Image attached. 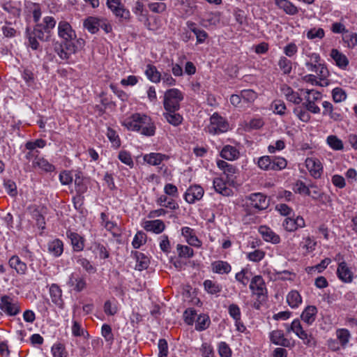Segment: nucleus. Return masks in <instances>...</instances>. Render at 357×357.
Masks as SVG:
<instances>
[{"label": "nucleus", "instance_id": "obj_7", "mask_svg": "<svg viewBox=\"0 0 357 357\" xmlns=\"http://www.w3.org/2000/svg\"><path fill=\"white\" fill-rule=\"evenodd\" d=\"M0 310L8 316H15L20 312V306L17 301L4 295L0 299Z\"/></svg>", "mask_w": 357, "mask_h": 357}, {"label": "nucleus", "instance_id": "obj_31", "mask_svg": "<svg viewBox=\"0 0 357 357\" xmlns=\"http://www.w3.org/2000/svg\"><path fill=\"white\" fill-rule=\"evenodd\" d=\"M50 294L52 302L60 308H63V301L62 299V291L60 287L53 284L50 287Z\"/></svg>", "mask_w": 357, "mask_h": 357}, {"label": "nucleus", "instance_id": "obj_38", "mask_svg": "<svg viewBox=\"0 0 357 357\" xmlns=\"http://www.w3.org/2000/svg\"><path fill=\"white\" fill-rule=\"evenodd\" d=\"M335 335L342 348L345 349L351 338V335L349 330L347 328H337L335 331Z\"/></svg>", "mask_w": 357, "mask_h": 357}, {"label": "nucleus", "instance_id": "obj_33", "mask_svg": "<svg viewBox=\"0 0 357 357\" xmlns=\"http://www.w3.org/2000/svg\"><path fill=\"white\" fill-rule=\"evenodd\" d=\"M132 255L136 260L135 269L138 271H143L146 269L149 265V259L144 253L138 251L132 252Z\"/></svg>", "mask_w": 357, "mask_h": 357}, {"label": "nucleus", "instance_id": "obj_41", "mask_svg": "<svg viewBox=\"0 0 357 357\" xmlns=\"http://www.w3.org/2000/svg\"><path fill=\"white\" fill-rule=\"evenodd\" d=\"M146 77L153 83H158L161 80V73L158 70L157 68L152 65L148 64L144 71Z\"/></svg>", "mask_w": 357, "mask_h": 357}, {"label": "nucleus", "instance_id": "obj_37", "mask_svg": "<svg viewBox=\"0 0 357 357\" xmlns=\"http://www.w3.org/2000/svg\"><path fill=\"white\" fill-rule=\"evenodd\" d=\"M239 155L238 149L231 145L225 146L220 152V155L222 158L231 161L238 159Z\"/></svg>", "mask_w": 357, "mask_h": 357}, {"label": "nucleus", "instance_id": "obj_8", "mask_svg": "<svg viewBox=\"0 0 357 357\" xmlns=\"http://www.w3.org/2000/svg\"><path fill=\"white\" fill-rule=\"evenodd\" d=\"M58 35L64 43L75 44L77 42L75 31L72 29L71 25L66 21L59 22Z\"/></svg>", "mask_w": 357, "mask_h": 357}, {"label": "nucleus", "instance_id": "obj_47", "mask_svg": "<svg viewBox=\"0 0 357 357\" xmlns=\"http://www.w3.org/2000/svg\"><path fill=\"white\" fill-rule=\"evenodd\" d=\"M34 38H37L40 41H47L50 38V33L46 32V31L42 27V24H37L33 30L29 33Z\"/></svg>", "mask_w": 357, "mask_h": 357}, {"label": "nucleus", "instance_id": "obj_32", "mask_svg": "<svg viewBox=\"0 0 357 357\" xmlns=\"http://www.w3.org/2000/svg\"><path fill=\"white\" fill-rule=\"evenodd\" d=\"M47 250L52 256L60 257L63 252V243L58 238L54 239L47 243Z\"/></svg>", "mask_w": 357, "mask_h": 357}, {"label": "nucleus", "instance_id": "obj_3", "mask_svg": "<svg viewBox=\"0 0 357 357\" xmlns=\"http://www.w3.org/2000/svg\"><path fill=\"white\" fill-rule=\"evenodd\" d=\"M183 99V93L178 89H168L164 94L163 105L166 111L176 112Z\"/></svg>", "mask_w": 357, "mask_h": 357}, {"label": "nucleus", "instance_id": "obj_34", "mask_svg": "<svg viewBox=\"0 0 357 357\" xmlns=\"http://www.w3.org/2000/svg\"><path fill=\"white\" fill-rule=\"evenodd\" d=\"M213 188L217 192L224 196H229L232 194V190L227 186V183L222 178H214Z\"/></svg>", "mask_w": 357, "mask_h": 357}, {"label": "nucleus", "instance_id": "obj_58", "mask_svg": "<svg viewBox=\"0 0 357 357\" xmlns=\"http://www.w3.org/2000/svg\"><path fill=\"white\" fill-rule=\"evenodd\" d=\"M176 250L178 257L181 258H191L194 255L193 250L188 245L178 244Z\"/></svg>", "mask_w": 357, "mask_h": 357}, {"label": "nucleus", "instance_id": "obj_60", "mask_svg": "<svg viewBox=\"0 0 357 357\" xmlns=\"http://www.w3.org/2000/svg\"><path fill=\"white\" fill-rule=\"evenodd\" d=\"M217 166L220 169L223 170L224 173L227 174V176L234 174L236 172V168L225 160H218L217 161Z\"/></svg>", "mask_w": 357, "mask_h": 357}, {"label": "nucleus", "instance_id": "obj_53", "mask_svg": "<svg viewBox=\"0 0 357 357\" xmlns=\"http://www.w3.org/2000/svg\"><path fill=\"white\" fill-rule=\"evenodd\" d=\"M163 115L167 122L174 126L180 125L183 121L182 116L176 112L166 111Z\"/></svg>", "mask_w": 357, "mask_h": 357}, {"label": "nucleus", "instance_id": "obj_55", "mask_svg": "<svg viewBox=\"0 0 357 357\" xmlns=\"http://www.w3.org/2000/svg\"><path fill=\"white\" fill-rule=\"evenodd\" d=\"M275 4L288 15H295L298 13V8L291 1H275Z\"/></svg>", "mask_w": 357, "mask_h": 357}, {"label": "nucleus", "instance_id": "obj_18", "mask_svg": "<svg viewBox=\"0 0 357 357\" xmlns=\"http://www.w3.org/2000/svg\"><path fill=\"white\" fill-rule=\"evenodd\" d=\"M107 5L116 17L123 20L129 18V10L125 8L121 1H107Z\"/></svg>", "mask_w": 357, "mask_h": 357}, {"label": "nucleus", "instance_id": "obj_35", "mask_svg": "<svg viewBox=\"0 0 357 357\" xmlns=\"http://www.w3.org/2000/svg\"><path fill=\"white\" fill-rule=\"evenodd\" d=\"M67 236L70 240L73 248L75 251L79 252L84 249V239L79 234L73 231H68Z\"/></svg>", "mask_w": 357, "mask_h": 357}, {"label": "nucleus", "instance_id": "obj_17", "mask_svg": "<svg viewBox=\"0 0 357 357\" xmlns=\"http://www.w3.org/2000/svg\"><path fill=\"white\" fill-rule=\"evenodd\" d=\"M280 89L282 94L284 96L287 101L295 105H299L302 102L303 99L299 93L294 91L293 89L287 84H282Z\"/></svg>", "mask_w": 357, "mask_h": 357}, {"label": "nucleus", "instance_id": "obj_1", "mask_svg": "<svg viewBox=\"0 0 357 357\" xmlns=\"http://www.w3.org/2000/svg\"><path fill=\"white\" fill-rule=\"evenodd\" d=\"M122 125L129 130L151 137L155 132V126L151 118L143 113H135L122 121Z\"/></svg>", "mask_w": 357, "mask_h": 357}, {"label": "nucleus", "instance_id": "obj_59", "mask_svg": "<svg viewBox=\"0 0 357 357\" xmlns=\"http://www.w3.org/2000/svg\"><path fill=\"white\" fill-rule=\"evenodd\" d=\"M278 66L283 74L289 75L291 72L292 63L285 56H281L278 61Z\"/></svg>", "mask_w": 357, "mask_h": 357}, {"label": "nucleus", "instance_id": "obj_11", "mask_svg": "<svg viewBox=\"0 0 357 357\" xmlns=\"http://www.w3.org/2000/svg\"><path fill=\"white\" fill-rule=\"evenodd\" d=\"M67 284L76 292H81L86 287V281L84 276L78 273L70 275Z\"/></svg>", "mask_w": 357, "mask_h": 357}, {"label": "nucleus", "instance_id": "obj_29", "mask_svg": "<svg viewBox=\"0 0 357 357\" xmlns=\"http://www.w3.org/2000/svg\"><path fill=\"white\" fill-rule=\"evenodd\" d=\"M9 266L14 269L17 274L24 275L27 271V266L18 256H12L8 261Z\"/></svg>", "mask_w": 357, "mask_h": 357}, {"label": "nucleus", "instance_id": "obj_48", "mask_svg": "<svg viewBox=\"0 0 357 357\" xmlns=\"http://www.w3.org/2000/svg\"><path fill=\"white\" fill-rule=\"evenodd\" d=\"M220 22V15L218 13H208L205 15L202 20V24L206 27L216 26Z\"/></svg>", "mask_w": 357, "mask_h": 357}, {"label": "nucleus", "instance_id": "obj_61", "mask_svg": "<svg viewBox=\"0 0 357 357\" xmlns=\"http://www.w3.org/2000/svg\"><path fill=\"white\" fill-rule=\"evenodd\" d=\"M294 114L303 122L307 123L310 120L309 111L304 109L301 107H297L294 109Z\"/></svg>", "mask_w": 357, "mask_h": 357}, {"label": "nucleus", "instance_id": "obj_56", "mask_svg": "<svg viewBox=\"0 0 357 357\" xmlns=\"http://www.w3.org/2000/svg\"><path fill=\"white\" fill-rule=\"evenodd\" d=\"M188 27L195 33L198 43H202L207 38V33L205 31L199 29L195 26L192 22H187Z\"/></svg>", "mask_w": 357, "mask_h": 357}, {"label": "nucleus", "instance_id": "obj_36", "mask_svg": "<svg viewBox=\"0 0 357 357\" xmlns=\"http://www.w3.org/2000/svg\"><path fill=\"white\" fill-rule=\"evenodd\" d=\"M212 271L218 274H228L231 271V265L225 261H215L211 264Z\"/></svg>", "mask_w": 357, "mask_h": 357}, {"label": "nucleus", "instance_id": "obj_52", "mask_svg": "<svg viewBox=\"0 0 357 357\" xmlns=\"http://www.w3.org/2000/svg\"><path fill=\"white\" fill-rule=\"evenodd\" d=\"M241 96L243 104L251 105L257 98L258 95L257 92L252 89H243L241 91Z\"/></svg>", "mask_w": 357, "mask_h": 357}, {"label": "nucleus", "instance_id": "obj_21", "mask_svg": "<svg viewBox=\"0 0 357 357\" xmlns=\"http://www.w3.org/2000/svg\"><path fill=\"white\" fill-rule=\"evenodd\" d=\"M305 225V220L301 216H297L296 218H286L282 226L287 231H294L298 228H303Z\"/></svg>", "mask_w": 357, "mask_h": 357}, {"label": "nucleus", "instance_id": "obj_30", "mask_svg": "<svg viewBox=\"0 0 357 357\" xmlns=\"http://www.w3.org/2000/svg\"><path fill=\"white\" fill-rule=\"evenodd\" d=\"M286 301L291 308L296 309L302 304L303 298L297 290H291L287 294Z\"/></svg>", "mask_w": 357, "mask_h": 357}, {"label": "nucleus", "instance_id": "obj_43", "mask_svg": "<svg viewBox=\"0 0 357 357\" xmlns=\"http://www.w3.org/2000/svg\"><path fill=\"white\" fill-rule=\"evenodd\" d=\"M36 161H33V167L39 168L40 169L46 172H52L55 170V167L50 163L47 160L43 157L36 158Z\"/></svg>", "mask_w": 357, "mask_h": 357}, {"label": "nucleus", "instance_id": "obj_23", "mask_svg": "<svg viewBox=\"0 0 357 357\" xmlns=\"http://www.w3.org/2000/svg\"><path fill=\"white\" fill-rule=\"evenodd\" d=\"M270 340L272 343L284 347H291V341L284 337V333L280 330H275L270 333Z\"/></svg>", "mask_w": 357, "mask_h": 357}, {"label": "nucleus", "instance_id": "obj_5", "mask_svg": "<svg viewBox=\"0 0 357 357\" xmlns=\"http://www.w3.org/2000/svg\"><path fill=\"white\" fill-rule=\"evenodd\" d=\"M304 93L305 102L303 103V106L312 114H319L321 109L316 105V102L321 100L322 98L321 93L314 89H305Z\"/></svg>", "mask_w": 357, "mask_h": 357}, {"label": "nucleus", "instance_id": "obj_49", "mask_svg": "<svg viewBox=\"0 0 357 357\" xmlns=\"http://www.w3.org/2000/svg\"><path fill=\"white\" fill-rule=\"evenodd\" d=\"M211 324L209 317L205 314H199L195 321V330L202 331L208 328Z\"/></svg>", "mask_w": 357, "mask_h": 357}, {"label": "nucleus", "instance_id": "obj_12", "mask_svg": "<svg viewBox=\"0 0 357 357\" xmlns=\"http://www.w3.org/2000/svg\"><path fill=\"white\" fill-rule=\"evenodd\" d=\"M308 71L314 73L320 81H325L329 76V71L324 63L321 61L317 63H305Z\"/></svg>", "mask_w": 357, "mask_h": 357}, {"label": "nucleus", "instance_id": "obj_44", "mask_svg": "<svg viewBox=\"0 0 357 357\" xmlns=\"http://www.w3.org/2000/svg\"><path fill=\"white\" fill-rule=\"evenodd\" d=\"M100 20L95 17H89L84 22V26L91 33H96L100 29Z\"/></svg>", "mask_w": 357, "mask_h": 357}, {"label": "nucleus", "instance_id": "obj_16", "mask_svg": "<svg viewBox=\"0 0 357 357\" xmlns=\"http://www.w3.org/2000/svg\"><path fill=\"white\" fill-rule=\"evenodd\" d=\"M322 107L324 108V116H329V117L334 121H340L342 120V114L340 109L333 107L331 102L328 101H324L322 102Z\"/></svg>", "mask_w": 357, "mask_h": 357}, {"label": "nucleus", "instance_id": "obj_4", "mask_svg": "<svg viewBox=\"0 0 357 357\" xmlns=\"http://www.w3.org/2000/svg\"><path fill=\"white\" fill-rule=\"evenodd\" d=\"M287 331H292L295 335L300 338L304 344L308 347H314L316 345V340L311 334H308L303 328L301 321L298 319H295L291 322L289 328H287Z\"/></svg>", "mask_w": 357, "mask_h": 357}, {"label": "nucleus", "instance_id": "obj_42", "mask_svg": "<svg viewBox=\"0 0 357 357\" xmlns=\"http://www.w3.org/2000/svg\"><path fill=\"white\" fill-rule=\"evenodd\" d=\"M264 125V120L262 117L256 116L244 123V128L246 131L259 130Z\"/></svg>", "mask_w": 357, "mask_h": 357}, {"label": "nucleus", "instance_id": "obj_19", "mask_svg": "<svg viewBox=\"0 0 357 357\" xmlns=\"http://www.w3.org/2000/svg\"><path fill=\"white\" fill-rule=\"evenodd\" d=\"M181 235L184 237L185 241L191 246L200 248L202 241L196 236L195 229L189 227H183L181 228Z\"/></svg>", "mask_w": 357, "mask_h": 357}, {"label": "nucleus", "instance_id": "obj_57", "mask_svg": "<svg viewBox=\"0 0 357 357\" xmlns=\"http://www.w3.org/2000/svg\"><path fill=\"white\" fill-rule=\"evenodd\" d=\"M325 36V31L322 28L314 27L309 29L306 33V36L309 40L322 39Z\"/></svg>", "mask_w": 357, "mask_h": 357}, {"label": "nucleus", "instance_id": "obj_25", "mask_svg": "<svg viewBox=\"0 0 357 357\" xmlns=\"http://www.w3.org/2000/svg\"><path fill=\"white\" fill-rule=\"evenodd\" d=\"M44 208L41 206L36 204L31 205L27 208L28 213L31 215L33 219L36 221L39 227H43L45 225V218L43 216Z\"/></svg>", "mask_w": 357, "mask_h": 357}, {"label": "nucleus", "instance_id": "obj_14", "mask_svg": "<svg viewBox=\"0 0 357 357\" xmlns=\"http://www.w3.org/2000/svg\"><path fill=\"white\" fill-rule=\"evenodd\" d=\"M248 204L255 209L261 211L268 206L266 197L261 193H253L248 197Z\"/></svg>", "mask_w": 357, "mask_h": 357}, {"label": "nucleus", "instance_id": "obj_22", "mask_svg": "<svg viewBox=\"0 0 357 357\" xmlns=\"http://www.w3.org/2000/svg\"><path fill=\"white\" fill-rule=\"evenodd\" d=\"M318 309L316 306L307 305L303 309L301 314V319L308 326H311L315 321Z\"/></svg>", "mask_w": 357, "mask_h": 357}, {"label": "nucleus", "instance_id": "obj_64", "mask_svg": "<svg viewBox=\"0 0 357 357\" xmlns=\"http://www.w3.org/2000/svg\"><path fill=\"white\" fill-rule=\"evenodd\" d=\"M27 40L28 41L26 44L28 49L30 48L32 50H36L42 52L43 48L37 38H34V36H32L31 34L27 33Z\"/></svg>", "mask_w": 357, "mask_h": 357}, {"label": "nucleus", "instance_id": "obj_15", "mask_svg": "<svg viewBox=\"0 0 357 357\" xmlns=\"http://www.w3.org/2000/svg\"><path fill=\"white\" fill-rule=\"evenodd\" d=\"M337 275L339 280L344 283H351L354 280V273L345 261L339 263Z\"/></svg>", "mask_w": 357, "mask_h": 357}, {"label": "nucleus", "instance_id": "obj_26", "mask_svg": "<svg viewBox=\"0 0 357 357\" xmlns=\"http://www.w3.org/2000/svg\"><path fill=\"white\" fill-rule=\"evenodd\" d=\"M259 232L261 235L263 239L267 242L277 244L280 241V236L266 225L260 226L259 227Z\"/></svg>", "mask_w": 357, "mask_h": 357}, {"label": "nucleus", "instance_id": "obj_13", "mask_svg": "<svg viewBox=\"0 0 357 357\" xmlns=\"http://www.w3.org/2000/svg\"><path fill=\"white\" fill-rule=\"evenodd\" d=\"M305 163L306 168L313 178H319L321 177L323 173V166L318 158H307Z\"/></svg>", "mask_w": 357, "mask_h": 357}, {"label": "nucleus", "instance_id": "obj_63", "mask_svg": "<svg viewBox=\"0 0 357 357\" xmlns=\"http://www.w3.org/2000/svg\"><path fill=\"white\" fill-rule=\"evenodd\" d=\"M118 158L121 162L129 166L130 168L133 167L134 162L131 154L128 151L124 150L121 151L119 153Z\"/></svg>", "mask_w": 357, "mask_h": 357}, {"label": "nucleus", "instance_id": "obj_20", "mask_svg": "<svg viewBox=\"0 0 357 357\" xmlns=\"http://www.w3.org/2000/svg\"><path fill=\"white\" fill-rule=\"evenodd\" d=\"M77 50V46L76 44L64 42L55 49V51L61 59H68Z\"/></svg>", "mask_w": 357, "mask_h": 357}, {"label": "nucleus", "instance_id": "obj_28", "mask_svg": "<svg viewBox=\"0 0 357 357\" xmlns=\"http://www.w3.org/2000/svg\"><path fill=\"white\" fill-rule=\"evenodd\" d=\"M169 158L167 155L160 153H150L143 156L144 162L153 166L159 165L162 161L167 160Z\"/></svg>", "mask_w": 357, "mask_h": 357}, {"label": "nucleus", "instance_id": "obj_50", "mask_svg": "<svg viewBox=\"0 0 357 357\" xmlns=\"http://www.w3.org/2000/svg\"><path fill=\"white\" fill-rule=\"evenodd\" d=\"M75 260L77 264L81 266L87 273H95L96 268L86 258L82 256L75 257Z\"/></svg>", "mask_w": 357, "mask_h": 357}, {"label": "nucleus", "instance_id": "obj_46", "mask_svg": "<svg viewBox=\"0 0 357 357\" xmlns=\"http://www.w3.org/2000/svg\"><path fill=\"white\" fill-rule=\"evenodd\" d=\"M204 290L209 294L215 295L221 292L222 286L211 280H206L203 283Z\"/></svg>", "mask_w": 357, "mask_h": 357}, {"label": "nucleus", "instance_id": "obj_51", "mask_svg": "<svg viewBox=\"0 0 357 357\" xmlns=\"http://www.w3.org/2000/svg\"><path fill=\"white\" fill-rule=\"evenodd\" d=\"M316 245V241L310 236L303 237L302 241L300 243V246L305 250V254L313 252L315 250Z\"/></svg>", "mask_w": 357, "mask_h": 357}, {"label": "nucleus", "instance_id": "obj_2", "mask_svg": "<svg viewBox=\"0 0 357 357\" xmlns=\"http://www.w3.org/2000/svg\"><path fill=\"white\" fill-rule=\"evenodd\" d=\"M257 167L263 171L278 172L284 169L287 166V160L281 156L263 155L254 160Z\"/></svg>", "mask_w": 357, "mask_h": 357}, {"label": "nucleus", "instance_id": "obj_27", "mask_svg": "<svg viewBox=\"0 0 357 357\" xmlns=\"http://www.w3.org/2000/svg\"><path fill=\"white\" fill-rule=\"evenodd\" d=\"M143 228L147 231H151L158 234L165 230V225L161 220H146L143 224Z\"/></svg>", "mask_w": 357, "mask_h": 357}, {"label": "nucleus", "instance_id": "obj_6", "mask_svg": "<svg viewBox=\"0 0 357 357\" xmlns=\"http://www.w3.org/2000/svg\"><path fill=\"white\" fill-rule=\"evenodd\" d=\"M229 126L227 120L217 113H214L210 118V123L206 131L212 135H218L227 132Z\"/></svg>", "mask_w": 357, "mask_h": 357}, {"label": "nucleus", "instance_id": "obj_54", "mask_svg": "<svg viewBox=\"0 0 357 357\" xmlns=\"http://www.w3.org/2000/svg\"><path fill=\"white\" fill-rule=\"evenodd\" d=\"M100 220L101 225L104 227L107 231H111L112 233H115L116 231H118L116 223H115L113 221H110L106 213H101Z\"/></svg>", "mask_w": 357, "mask_h": 357}, {"label": "nucleus", "instance_id": "obj_39", "mask_svg": "<svg viewBox=\"0 0 357 357\" xmlns=\"http://www.w3.org/2000/svg\"><path fill=\"white\" fill-rule=\"evenodd\" d=\"M326 143L333 151H340L344 150V142L337 135H330L327 136Z\"/></svg>", "mask_w": 357, "mask_h": 357}, {"label": "nucleus", "instance_id": "obj_10", "mask_svg": "<svg viewBox=\"0 0 357 357\" xmlns=\"http://www.w3.org/2000/svg\"><path fill=\"white\" fill-rule=\"evenodd\" d=\"M204 190L203 188L199 185H193L190 186L184 194V199L188 204H192L199 201L204 196Z\"/></svg>", "mask_w": 357, "mask_h": 357}, {"label": "nucleus", "instance_id": "obj_24", "mask_svg": "<svg viewBox=\"0 0 357 357\" xmlns=\"http://www.w3.org/2000/svg\"><path fill=\"white\" fill-rule=\"evenodd\" d=\"M330 56L334 61L335 65L342 70H346L349 66V61L345 54L337 49H332Z\"/></svg>", "mask_w": 357, "mask_h": 357}, {"label": "nucleus", "instance_id": "obj_9", "mask_svg": "<svg viewBox=\"0 0 357 357\" xmlns=\"http://www.w3.org/2000/svg\"><path fill=\"white\" fill-rule=\"evenodd\" d=\"M250 289L252 294L257 296L258 299H264L266 288L265 282L261 275H255L252 278L250 284Z\"/></svg>", "mask_w": 357, "mask_h": 357}, {"label": "nucleus", "instance_id": "obj_45", "mask_svg": "<svg viewBox=\"0 0 357 357\" xmlns=\"http://www.w3.org/2000/svg\"><path fill=\"white\" fill-rule=\"evenodd\" d=\"M342 41L344 47L354 49L357 46V33L349 31H345L342 35Z\"/></svg>", "mask_w": 357, "mask_h": 357}, {"label": "nucleus", "instance_id": "obj_62", "mask_svg": "<svg viewBox=\"0 0 357 357\" xmlns=\"http://www.w3.org/2000/svg\"><path fill=\"white\" fill-rule=\"evenodd\" d=\"M146 241V235L144 232L140 231H137L135 235L132 245L135 248H139L141 245L144 244Z\"/></svg>", "mask_w": 357, "mask_h": 357}, {"label": "nucleus", "instance_id": "obj_40", "mask_svg": "<svg viewBox=\"0 0 357 357\" xmlns=\"http://www.w3.org/2000/svg\"><path fill=\"white\" fill-rule=\"evenodd\" d=\"M75 191L77 194V197L76 199H78L79 200H82L83 197L82 195L86 192L88 190V185L86 182L84 181V179L79 176H77L75 178ZM75 199V198H74Z\"/></svg>", "mask_w": 357, "mask_h": 357}]
</instances>
